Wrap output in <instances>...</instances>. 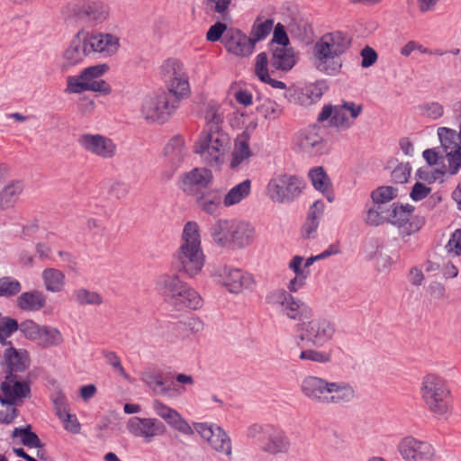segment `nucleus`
<instances>
[{
    "label": "nucleus",
    "mask_w": 461,
    "mask_h": 461,
    "mask_svg": "<svg viewBox=\"0 0 461 461\" xmlns=\"http://www.w3.org/2000/svg\"><path fill=\"white\" fill-rule=\"evenodd\" d=\"M304 189L303 181L295 175H274L265 187V195L273 203L288 204L295 201Z\"/></svg>",
    "instance_id": "obj_7"
},
{
    "label": "nucleus",
    "mask_w": 461,
    "mask_h": 461,
    "mask_svg": "<svg viewBox=\"0 0 461 461\" xmlns=\"http://www.w3.org/2000/svg\"><path fill=\"white\" fill-rule=\"evenodd\" d=\"M351 40L341 31L322 34L311 48V62L321 74L336 77L343 68V55L348 50Z\"/></svg>",
    "instance_id": "obj_1"
},
{
    "label": "nucleus",
    "mask_w": 461,
    "mask_h": 461,
    "mask_svg": "<svg viewBox=\"0 0 461 461\" xmlns=\"http://www.w3.org/2000/svg\"><path fill=\"white\" fill-rule=\"evenodd\" d=\"M256 239L254 225L245 220L233 219L231 246L244 249L253 243Z\"/></svg>",
    "instance_id": "obj_26"
},
{
    "label": "nucleus",
    "mask_w": 461,
    "mask_h": 461,
    "mask_svg": "<svg viewBox=\"0 0 461 461\" xmlns=\"http://www.w3.org/2000/svg\"><path fill=\"white\" fill-rule=\"evenodd\" d=\"M164 154L171 163H180L187 154L185 139L181 136L173 137L166 145Z\"/></svg>",
    "instance_id": "obj_41"
},
{
    "label": "nucleus",
    "mask_w": 461,
    "mask_h": 461,
    "mask_svg": "<svg viewBox=\"0 0 461 461\" xmlns=\"http://www.w3.org/2000/svg\"><path fill=\"white\" fill-rule=\"evenodd\" d=\"M28 363V353L25 350H17L12 346L5 348L3 365L7 367L9 375L25 370Z\"/></svg>",
    "instance_id": "obj_34"
},
{
    "label": "nucleus",
    "mask_w": 461,
    "mask_h": 461,
    "mask_svg": "<svg viewBox=\"0 0 461 461\" xmlns=\"http://www.w3.org/2000/svg\"><path fill=\"white\" fill-rule=\"evenodd\" d=\"M205 125L203 131H223V111L221 104L215 102H209L203 112Z\"/></svg>",
    "instance_id": "obj_39"
},
{
    "label": "nucleus",
    "mask_w": 461,
    "mask_h": 461,
    "mask_svg": "<svg viewBox=\"0 0 461 461\" xmlns=\"http://www.w3.org/2000/svg\"><path fill=\"white\" fill-rule=\"evenodd\" d=\"M63 338L59 330L53 327L42 326L41 339L38 341V346L41 348L56 347L61 344Z\"/></svg>",
    "instance_id": "obj_46"
},
{
    "label": "nucleus",
    "mask_w": 461,
    "mask_h": 461,
    "mask_svg": "<svg viewBox=\"0 0 461 461\" xmlns=\"http://www.w3.org/2000/svg\"><path fill=\"white\" fill-rule=\"evenodd\" d=\"M86 56V32L78 31L62 57V69H69L82 63Z\"/></svg>",
    "instance_id": "obj_22"
},
{
    "label": "nucleus",
    "mask_w": 461,
    "mask_h": 461,
    "mask_svg": "<svg viewBox=\"0 0 461 461\" xmlns=\"http://www.w3.org/2000/svg\"><path fill=\"white\" fill-rule=\"evenodd\" d=\"M295 150L307 158L320 157L328 152L327 141L316 125L297 131L294 137Z\"/></svg>",
    "instance_id": "obj_14"
},
{
    "label": "nucleus",
    "mask_w": 461,
    "mask_h": 461,
    "mask_svg": "<svg viewBox=\"0 0 461 461\" xmlns=\"http://www.w3.org/2000/svg\"><path fill=\"white\" fill-rule=\"evenodd\" d=\"M308 176L313 187L326 195L327 200L331 203L334 201V194H332V184L330 176L322 167H315L308 172Z\"/></svg>",
    "instance_id": "obj_33"
},
{
    "label": "nucleus",
    "mask_w": 461,
    "mask_h": 461,
    "mask_svg": "<svg viewBox=\"0 0 461 461\" xmlns=\"http://www.w3.org/2000/svg\"><path fill=\"white\" fill-rule=\"evenodd\" d=\"M178 107L172 102L170 94L166 91L147 95L141 103L140 113L149 122H167Z\"/></svg>",
    "instance_id": "obj_10"
},
{
    "label": "nucleus",
    "mask_w": 461,
    "mask_h": 461,
    "mask_svg": "<svg viewBox=\"0 0 461 461\" xmlns=\"http://www.w3.org/2000/svg\"><path fill=\"white\" fill-rule=\"evenodd\" d=\"M420 397L431 415L438 420H448L453 412L451 391L444 378L426 375L420 388Z\"/></svg>",
    "instance_id": "obj_4"
},
{
    "label": "nucleus",
    "mask_w": 461,
    "mask_h": 461,
    "mask_svg": "<svg viewBox=\"0 0 461 461\" xmlns=\"http://www.w3.org/2000/svg\"><path fill=\"white\" fill-rule=\"evenodd\" d=\"M17 307L23 311L37 312L45 306L46 299L44 294L32 290L21 294L16 300Z\"/></svg>",
    "instance_id": "obj_37"
},
{
    "label": "nucleus",
    "mask_w": 461,
    "mask_h": 461,
    "mask_svg": "<svg viewBox=\"0 0 461 461\" xmlns=\"http://www.w3.org/2000/svg\"><path fill=\"white\" fill-rule=\"evenodd\" d=\"M213 180L211 170L205 167H195L181 175L180 189L188 195H198L207 188Z\"/></svg>",
    "instance_id": "obj_19"
},
{
    "label": "nucleus",
    "mask_w": 461,
    "mask_h": 461,
    "mask_svg": "<svg viewBox=\"0 0 461 461\" xmlns=\"http://www.w3.org/2000/svg\"><path fill=\"white\" fill-rule=\"evenodd\" d=\"M300 390L315 404L345 405L356 398V390L349 383L330 381L317 375L305 376L300 384Z\"/></svg>",
    "instance_id": "obj_2"
},
{
    "label": "nucleus",
    "mask_w": 461,
    "mask_h": 461,
    "mask_svg": "<svg viewBox=\"0 0 461 461\" xmlns=\"http://www.w3.org/2000/svg\"><path fill=\"white\" fill-rule=\"evenodd\" d=\"M41 278L44 287L50 293H60L66 285L65 274L57 268L50 267L42 271Z\"/></svg>",
    "instance_id": "obj_40"
},
{
    "label": "nucleus",
    "mask_w": 461,
    "mask_h": 461,
    "mask_svg": "<svg viewBox=\"0 0 461 461\" xmlns=\"http://www.w3.org/2000/svg\"><path fill=\"white\" fill-rule=\"evenodd\" d=\"M222 43L229 52L238 57H249L255 50L251 38L237 29L227 31Z\"/></svg>",
    "instance_id": "obj_21"
},
{
    "label": "nucleus",
    "mask_w": 461,
    "mask_h": 461,
    "mask_svg": "<svg viewBox=\"0 0 461 461\" xmlns=\"http://www.w3.org/2000/svg\"><path fill=\"white\" fill-rule=\"evenodd\" d=\"M365 221L371 226H379L386 222V207L375 204L367 210Z\"/></svg>",
    "instance_id": "obj_52"
},
{
    "label": "nucleus",
    "mask_w": 461,
    "mask_h": 461,
    "mask_svg": "<svg viewBox=\"0 0 461 461\" xmlns=\"http://www.w3.org/2000/svg\"><path fill=\"white\" fill-rule=\"evenodd\" d=\"M111 7L105 0H92L88 3V27L100 26L110 18Z\"/></svg>",
    "instance_id": "obj_35"
},
{
    "label": "nucleus",
    "mask_w": 461,
    "mask_h": 461,
    "mask_svg": "<svg viewBox=\"0 0 461 461\" xmlns=\"http://www.w3.org/2000/svg\"><path fill=\"white\" fill-rule=\"evenodd\" d=\"M14 439L19 438L20 443L27 447H38L41 446V440L36 433L31 430V426L14 428L12 432Z\"/></svg>",
    "instance_id": "obj_45"
},
{
    "label": "nucleus",
    "mask_w": 461,
    "mask_h": 461,
    "mask_svg": "<svg viewBox=\"0 0 461 461\" xmlns=\"http://www.w3.org/2000/svg\"><path fill=\"white\" fill-rule=\"evenodd\" d=\"M23 191V185L19 180H13L0 191V209L13 208Z\"/></svg>",
    "instance_id": "obj_38"
},
{
    "label": "nucleus",
    "mask_w": 461,
    "mask_h": 461,
    "mask_svg": "<svg viewBox=\"0 0 461 461\" xmlns=\"http://www.w3.org/2000/svg\"><path fill=\"white\" fill-rule=\"evenodd\" d=\"M251 156L252 150L249 147L248 135H240L236 138L234 142L230 167L231 168H236L242 163L247 162Z\"/></svg>",
    "instance_id": "obj_36"
},
{
    "label": "nucleus",
    "mask_w": 461,
    "mask_h": 461,
    "mask_svg": "<svg viewBox=\"0 0 461 461\" xmlns=\"http://www.w3.org/2000/svg\"><path fill=\"white\" fill-rule=\"evenodd\" d=\"M398 190L393 186H380L371 193V198L375 204L384 205L396 198Z\"/></svg>",
    "instance_id": "obj_50"
},
{
    "label": "nucleus",
    "mask_w": 461,
    "mask_h": 461,
    "mask_svg": "<svg viewBox=\"0 0 461 461\" xmlns=\"http://www.w3.org/2000/svg\"><path fill=\"white\" fill-rule=\"evenodd\" d=\"M273 28V19L263 20L260 17H258L252 25L249 35L254 45H256L257 42L265 40L270 34Z\"/></svg>",
    "instance_id": "obj_44"
},
{
    "label": "nucleus",
    "mask_w": 461,
    "mask_h": 461,
    "mask_svg": "<svg viewBox=\"0 0 461 461\" xmlns=\"http://www.w3.org/2000/svg\"><path fill=\"white\" fill-rule=\"evenodd\" d=\"M323 95V84L313 83L303 87L297 96V102L303 106L318 102Z\"/></svg>",
    "instance_id": "obj_43"
},
{
    "label": "nucleus",
    "mask_w": 461,
    "mask_h": 461,
    "mask_svg": "<svg viewBox=\"0 0 461 461\" xmlns=\"http://www.w3.org/2000/svg\"><path fill=\"white\" fill-rule=\"evenodd\" d=\"M88 47L100 57L110 58L119 51L121 41L115 34L98 32L88 36Z\"/></svg>",
    "instance_id": "obj_20"
},
{
    "label": "nucleus",
    "mask_w": 461,
    "mask_h": 461,
    "mask_svg": "<svg viewBox=\"0 0 461 461\" xmlns=\"http://www.w3.org/2000/svg\"><path fill=\"white\" fill-rule=\"evenodd\" d=\"M194 434L205 441L208 446L218 454L230 458L232 456V442L227 431L218 424L212 422H194Z\"/></svg>",
    "instance_id": "obj_13"
},
{
    "label": "nucleus",
    "mask_w": 461,
    "mask_h": 461,
    "mask_svg": "<svg viewBox=\"0 0 461 461\" xmlns=\"http://www.w3.org/2000/svg\"><path fill=\"white\" fill-rule=\"evenodd\" d=\"M438 136L445 152L461 148L455 130L447 127H439L438 129Z\"/></svg>",
    "instance_id": "obj_49"
},
{
    "label": "nucleus",
    "mask_w": 461,
    "mask_h": 461,
    "mask_svg": "<svg viewBox=\"0 0 461 461\" xmlns=\"http://www.w3.org/2000/svg\"><path fill=\"white\" fill-rule=\"evenodd\" d=\"M271 65L276 70L289 71L297 63L294 50L289 46H272Z\"/></svg>",
    "instance_id": "obj_27"
},
{
    "label": "nucleus",
    "mask_w": 461,
    "mask_h": 461,
    "mask_svg": "<svg viewBox=\"0 0 461 461\" xmlns=\"http://www.w3.org/2000/svg\"><path fill=\"white\" fill-rule=\"evenodd\" d=\"M396 450L402 461H438L435 446L412 435L402 437L396 444Z\"/></svg>",
    "instance_id": "obj_11"
},
{
    "label": "nucleus",
    "mask_w": 461,
    "mask_h": 461,
    "mask_svg": "<svg viewBox=\"0 0 461 461\" xmlns=\"http://www.w3.org/2000/svg\"><path fill=\"white\" fill-rule=\"evenodd\" d=\"M185 283L178 275L165 273L155 280V290L169 304Z\"/></svg>",
    "instance_id": "obj_25"
},
{
    "label": "nucleus",
    "mask_w": 461,
    "mask_h": 461,
    "mask_svg": "<svg viewBox=\"0 0 461 461\" xmlns=\"http://www.w3.org/2000/svg\"><path fill=\"white\" fill-rule=\"evenodd\" d=\"M19 328L18 322L8 317L0 316V342L6 345L5 339L9 338Z\"/></svg>",
    "instance_id": "obj_56"
},
{
    "label": "nucleus",
    "mask_w": 461,
    "mask_h": 461,
    "mask_svg": "<svg viewBox=\"0 0 461 461\" xmlns=\"http://www.w3.org/2000/svg\"><path fill=\"white\" fill-rule=\"evenodd\" d=\"M446 157L449 174L456 175L461 168V148L447 151Z\"/></svg>",
    "instance_id": "obj_61"
},
{
    "label": "nucleus",
    "mask_w": 461,
    "mask_h": 461,
    "mask_svg": "<svg viewBox=\"0 0 461 461\" xmlns=\"http://www.w3.org/2000/svg\"><path fill=\"white\" fill-rule=\"evenodd\" d=\"M292 447L291 440L283 430L276 431L266 445V450L271 454H287Z\"/></svg>",
    "instance_id": "obj_42"
},
{
    "label": "nucleus",
    "mask_w": 461,
    "mask_h": 461,
    "mask_svg": "<svg viewBox=\"0 0 461 461\" xmlns=\"http://www.w3.org/2000/svg\"><path fill=\"white\" fill-rule=\"evenodd\" d=\"M258 111L266 118V119H274L279 114V106L278 104L270 100L265 99L258 106Z\"/></svg>",
    "instance_id": "obj_60"
},
{
    "label": "nucleus",
    "mask_w": 461,
    "mask_h": 461,
    "mask_svg": "<svg viewBox=\"0 0 461 461\" xmlns=\"http://www.w3.org/2000/svg\"><path fill=\"white\" fill-rule=\"evenodd\" d=\"M129 192V185L122 181L113 182L109 188L110 195L118 200L125 198L128 195Z\"/></svg>",
    "instance_id": "obj_64"
},
{
    "label": "nucleus",
    "mask_w": 461,
    "mask_h": 461,
    "mask_svg": "<svg viewBox=\"0 0 461 461\" xmlns=\"http://www.w3.org/2000/svg\"><path fill=\"white\" fill-rule=\"evenodd\" d=\"M233 219H219L210 228V235L220 247L231 246Z\"/></svg>",
    "instance_id": "obj_30"
},
{
    "label": "nucleus",
    "mask_w": 461,
    "mask_h": 461,
    "mask_svg": "<svg viewBox=\"0 0 461 461\" xmlns=\"http://www.w3.org/2000/svg\"><path fill=\"white\" fill-rule=\"evenodd\" d=\"M230 144V138L224 131H202L194 143V152L207 166L221 168L225 163Z\"/></svg>",
    "instance_id": "obj_5"
},
{
    "label": "nucleus",
    "mask_w": 461,
    "mask_h": 461,
    "mask_svg": "<svg viewBox=\"0 0 461 461\" xmlns=\"http://www.w3.org/2000/svg\"><path fill=\"white\" fill-rule=\"evenodd\" d=\"M420 114L429 120L436 121L444 115L443 104L437 101H429L419 105Z\"/></svg>",
    "instance_id": "obj_48"
},
{
    "label": "nucleus",
    "mask_w": 461,
    "mask_h": 461,
    "mask_svg": "<svg viewBox=\"0 0 461 461\" xmlns=\"http://www.w3.org/2000/svg\"><path fill=\"white\" fill-rule=\"evenodd\" d=\"M3 396L0 395L2 404L13 405L21 398L30 394V387L27 383L15 380L13 375H7L5 380L1 384Z\"/></svg>",
    "instance_id": "obj_23"
},
{
    "label": "nucleus",
    "mask_w": 461,
    "mask_h": 461,
    "mask_svg": "<svg viewBox=\"0 0 461 461\" xmlns=\"http://www.w3.org/2000/svg\"><path fill=\"white\" fill-rule=\"evenodd\" d=\"M414 207L411 204L393 203L386 208V222L397 227L402 235L417 232L422 221L413 216Z\"/></svg>",
    "instance_id": "obj_16"
},
{
    "label": "nucleus",
    "mask_w": 461,
    "mask_h": 461,
    "mask_svg": "<svg viewBox=\"0 0 461 461\" xmlns=\"http://www.w3.org/2000/svg\"><path fill=\"white\" fill-rule=\"evenodd\" d=\"M152 409L155 414L163 420L173 430L185 437L194 436L193 424H190L176 409L159 400L152 402Z\"/></svg>",
    "instance_id": "obj_18"
},
{
    "label": "nucleus",
    "mask_w": 461,
    "mask_h": 461,
    "mask_svg": "<svg viewBox=\"0 0 461 461\" xmlns=\"http://www.w3.org/2000/svg\"><path fill=\"white\" fill-rule=\"evenodd\" d=\"M445 249L448 255L458 257L461 255V229H456L450 236Z\"/></svg>",
    "instance_id": "obj_58"
},
{
    "label": "nucleus",
    "mask_w": 461,
    "mask_h": 461,
    "mask_svg": "<svg viewBox=\"0 0 461 461\" xmlns=\"http://www.w3.org/2000/svg\"><path fill=\"white\" fill-rule=\"evenodd\" d=\"M52 401L55 406L57 415L59 418L68 416V411H69V410L68 407L67 399L65 395L60 392H57L52 396Z\"/></svg>",
    "instance_id": "obj_63"
},
{
    "label": "nucleus",
    "mask_w": 461,
    "mask_h": 461,
    "mask_svg": "<svg viewBox=\"0 0 461 461\" xmlns=\"http://www.w3.org/2000/svg\"><path fill=\"white\" fill-rule=\"evenodd\" d=\"M176 270L187 278H194L201 274L205 265V256L202 249L199 226L195 221L185 223L181 244L174 254Z\"/></svg>",
    "instance_id": "obj_3"
},
{
    "label": "nucleus",
    "mask_w": 461,
    "mask_h": 461,
    "mask_svg": "<svg viewBox=\"0 0 461 461\" xmlns=\"http://www.w3.org/2000/svg\"><path fill=\"white\" fill-rule=\"evenodd\" d=\"M266 302L293 321L309 319L313 314L312 308L308 303L294 297L285 288L270 291L266 296Z\"/></svg>",
    "instance_id": "obj_8"
},
{
    "label": "nucleus",
    "mask_w": 461,
    "mask_h": 461,
    "mask_svg": "<svg viewBox=\"0 0 461 461\" xmlns=\"http://www.w3.org/2000/svg\"><path fill=\"white\" fill-rule=\"evenodd\" d=\"M254 73L260 81L269 79L268 58L266 52H260L257 55L254 64Z\"/></svg>",
    "instance_id": "obj_55"
},
{
    "label": "nucleus",
    "mask_w": 461,
    "mask_h": 461,
    "mask_svg": "<svg viewBox=\"0 0 461 461\" xmlns=\"http://www.w3.org/2000/svg\"><path fill=\"white\" fill-rule=\"evenodd\" d=\"M88 151L104 158H113L117 152L116 144L109 138L100 134H88Z\"/></svg>",
    "instance_id": "obj_28"
},
{
    "label": "nucleus",
    "mask_w": 461,
    "mask_h": 461,
    "mask_svg": "<svg viewBox=\"0 0 461 461\" xmlns=\"http://www.w3.org/2000/svg\"><path fill=\"white\" fill-rule=\"evenodd\" d=\"M178 295L170 302L174 309L183 311L186 309L197 310L203 306V301L199 293L187 283H185L177 292Z\"/></svg>",
    "instance_id": "obj_24"
},
{
    "label": "nucleus",
    "mask_w": 461,
    "mask_h": 461,
    "mask_svg": "<svg viewBox=\"0 0 461 461\" xmlns=\"http://www.w3.org/2000/svg\"><path fill=\"white\" fill-rule=\"evenodd\" d=\"M22 290L21 283L11 276L0 278V297H13L17 295Z\"/></svg>",
    "instance_id": "obj_51"
},
{
    "label": "nucleus",
    "mask_w": 461,
    "mask_h": 461,
    "mask_svg": "<svg viewBox=\"0 0 461 461\" xmlns=\"http://www.w3.org/2000/svg\"><path fill=\"white\" fill-rule=\"evenodd\" d=\"M88 91L95 92L97 95L105 96L112 93V86L104 79L88 78Z\"/></svg>",
    "instance_id": "obj_59"
},
{
    "label": "nucleus",
    "mask_w": 461,
    "mask_h": 461,
    "mask_svg": "<svg viewBox=\"0 0 461 461\" xmlns=\"http://www.w3.org/2000/svg\"><path fill=\"white\" fill-rule=\"evenodd\" d=\"M211 277L217 285L235 295L251 293L257 285L252 274L230 265L215 267L211 273Z\"/></svg>",
    "instance_id": "obj_6"
},
{
    "label": "nucleus",
    "mask_w": 461,
    "mask_h": 461,
    "mask_svg": "<svg viewBox=\"0 0 461 461\" xmlns=\"http://www.w3.org/2000/svg\"><path fill=\"white\" fill-rule=\"evenodd\" d=\"M251 189L252 182L250 179H245L233 185L224 195H222L223 207L230 208L241 203L250 195Z\"/></svg>",
    "instance_id": "obj_31"
},
{
    "label": "nucleus",
    "mask_w": 461,
    "mask_h": 461,
    "mask_svg": "<svg viewBox=\"0 0 461 461\" xmlns=\"http://www.w3.org/2000/svg\"><path fill=\"white\" fill-rule=\"evenodd\" d=\"M196 204L205 213L216 215L223 206L222 194L218 189L203 192L197 195Z\"/></svg>",
    "instance_id": "obj_29"
},
{
    "label": "nucleus",
    "mask_w": 461,
    "mask_h": 461,
    "mask_svg": "<svg viewBox=\"0 0 461 461\" xmlns=\"http://www.w3.org/2000/svg\"><path fill=\"white\" fill-rule=\"evenodd\" d=\"M20 330L26 339L38 344V341L41 339L42 326L37 324L32 320H27L21 323Z\"/></svg>",
    "instance_id": "obj_54"
},
{
    "label": "nucleus",
    "mask_w": 461,
    "mask_h": 461,
    "mask_svg": "<svg viewBox=\"0 0 461 461\" xmlns=\"http://www.w3.org/2000/svg\"><path fill=\"white\" fill-rule=\"evenodd\" d=\"M126 429L134 438L144 443H151L156 438L167 432L166 424L157 418L131 417L126 423Z\"/></svg>",
    "instance_id": "obj_17"
},
{
    "label": "nucleus",
    "mask_w": 461,
    "mask_h": 461,
    "mask_svg": "<svg viewBox=\"0 0 461 461\" xmlns=\"http://www.w3.org/2000/svg\"><path fill=\"white\" fill-rule=\"evenodd\" d=\"M360 57H361V67L363 68H367L372 67L378 59L376 51L369 47L366 46L363 48L360 51Z\"/></svg>",
    "instance_id": "obj_62"
},
{
    "label": "nucleus",
    "mask_w": 461,
    "mask_h": 461,
    "mask_svg": "<svg viewBox=\"0 0 461 461\" xmlns=\"http://www.w3.org/2000/svg\"><path fill=\"white\" fill-rule=\"evenodd\" d=\"M86 91V68H83L78 75L67 77L65 93L82 94Z\"/></svg>",
    "instance_id": "obj_47"
},
{
    "label": "nucleus",
    "mask_w": 461,
    "mask_h": 461,
    "mask_svg": "<svg viewBox=\"0 0 461 461\" xmlns=\"http://www.w3.org/2000/svg\"><path fill=\"white\" fill-rule=\"evenodd\" d=\"M334 323L327 318L318 317L301 325L298 339L301 342H307L316 348L325 346L335 334Z\"/></svg>",
    "instance_id": "obj_15"
},
{
    "label": "nucleus",
    "mask_w": 461,
    "mask_h": 461,
    "mask_svg": "<svg viewBox=\"0 0 461 461\" xmlns=\"http://www.w3.org/2000/svg\"><path fill=\"white\" fill-rule=\"evenodd\" d=\"M299 358L301 360H307L319 364H325L330 361L331 352L321 351L317 349H305L301 351Z\"/></svg>",
    "instance_id": "obj_53"
},
{
    "label": "nucleus",
    "mask_w": 461,
    "mask_h": 461,
    "mask_svg": "<svg viewBox=\"0 0 461 461\" xmlns=\"http://www.w3.org/2000/svg\"><path fill=\"white\" fill-rule=\"evenodd\" d=\"M141 380L156 393L166 395L168 397H174L176 395L182 394L185 389L181 387L176 390L175 387L166 386L162 376L158 373L155 372H145L141 375Z\"/></svg>",
    "instance_id": "obj_32"
},
{
    "label": "nucleus",
    "mask_w": 461,
    "mask_h": 461,
    "mask_svg": "<svg viewBox=\"0 0 461 461\" xmlns=\"http://www.w3.org/2000/svg\"><path fill=\"white\" fill-rule=\"evenodd\" d=\"M167 93L170 94L172 102L178 107L181 100L189 96L191 93L189 77L182 62L175 59L166 60L161 67Z\"/></svg>",
    "instance_id": "obj_9"
},
{
    "label": "nucleus",
    "mask_w": 461,
    "mask_h": 461,
    "mask_svg": "<svg viewBox=\"0 0 461 461\" xmlns=\"http://www.w3.org/2000/svg\"><path fill=\"white\" fill-rule=\"evenodd\" d=\"M86 16L85 1L73 3L68 5V17L75 23L84 21Z\"/></svg>",
    "instance_id": "obj_57"
},
{
    "label": "nucleus",
    "mask_w": 461,
    "mask_h": 461,
    "mask_svg": "<svg viewBox=\"0 0 461 461\" xmlns=\"http://www.w3.org/2000/svg\"><path fill=\"white\" fill-rule=\"evenodd\" d=\"M363 106L354 102H343L339 105H324L317 117L319 122L330 120L331 126L339 130L349 129L361 114Z\"/></svg>",
    "instance_id": "obj_12"
}]
</instances>
